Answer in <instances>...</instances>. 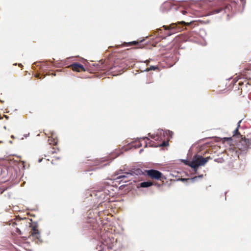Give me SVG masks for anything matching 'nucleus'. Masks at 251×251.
Segmentation results:
<instances>
[{
  "label": "nucleus",
  "mask_w": 251,
  "mask_h": 251,
  "mask_svg": "<svg viewBox=\"0 0 251 251\" xmlns=\"http://www.w3.org/2000/svg\"><path fill=\"white\" fill-rule=\"evenodd\" d=\"M211 159L210 157L204 158L201 156L196 155L192 161L185 160L184 162L186 165H188L191 168L196 169L200 166L204 165Z\"/></svg>",
  "instance_id": "nucleus-1"
},
{
  "label": "nucleus",
  "mask_w": 251,
  "mask_h": 251,
  "mask_svg": "<svg viewBox=\"0 0 251 251\" xmlns=\"http://www.w3.org/2000/svg\"><path fill=\"white\" fill-rule=\"evenodd\" d=\"M134 172H126L125 173L124 175H120L117 177L118 179H123V181H124V182H127L128 181H130L132 179V177H131L132 176H133Z\"/></svg>",
  "instance_id": "nucleus-9"
},
{
  "label": "nucleus",
  "mask_w": 251,
  "mask_h": 251,
  "mask_svg": "<svg viewBox=\"0 0 251 251\" xmlns=\"http://www.w3.org/2000/svg\"><path fill=\"white\" fill-rule=\"evenodd\" d=\"M173 4L171 1H165L161 6L162 12H166L171 9Z\"/></svg>",
  "instance_id": "nucleus-11"
},
{
  "label": "nucleus",
  "mask_w": 251,
  "mask_h": 251,
  "mask_svg": "<svg viewBox=\"0 0 251 251\" xmlns=\"http://www.w3.org/2000/svg\"><path fill=\"white\" fill-rule=\"evenodd\" d=\"M142 41H143L142 40H141L140 41H132V42H128V43L125 42L124 43V46H126V47L131 46H138V48H142L140 46V44Z\"/></svg>",
  "instance_id": "nucleus-12"
},
{
  "label": "nucleus",
  "mask_w": 251,
  "mask_h": 251,
  "mask_svg": "<svg viewBox=\"0 0 251 251\" xmlns=\"http://www.w3.org/2000/svg\"><path fill=\"white\" fill-rule=\"evenodd\" d=\"M69 67L71 68L74 71L77 72L85 71L83 66L78 63H74L70 65Z\"/></svg>",
  "instance_id": "nucleus-10"
},
{
  "label": "nucleus",
  "mask_w": 251,
  "mask_h": 251,
  "mask_svg": "<svg viewBox=\"0 0 251 251\" xmlns=\"http://www.w3.org/2000/svg\"><path fill=\"white\" fill-rule=\"evenodd\" d=\"M153 183L151 181L143 182L138 184L137 187H148L152 185Z\"/></svg>",
  "instance_id": "nucleus-14"
},
{
  "label": "nucleus",
  "mask_w": 251,
  "mask_h": 251,
  "mask_svg": "<svg viewBox=\"0 0 251 251\" xmlns=\"http://www.w3.org/2000/svg\"><path fill=\"white\" fill-rule=\"evenodd\" d=\"M239 1L242 2L243 4H245V1H243V0H231L230 3H224L221 7L214 9L212 11V14H217L223 11L224 13H227L228 15L230 12L232 10L233 5L237 2H239Z\"/></svg>",
  "instance_id": "nucleus-2"
},
{
  "label": "nucleus",
  "mask_w": 251,
  "mask_h": 251,
  "mask_svg": "<svg viewBox=\"0 0 251 251\" xmlns=\"http://www.w3.org/2000/svg\"><path fill=\"white\" fill-rule=\"evenodd\" d=\"M16 232H18V233H19V234H21V231L20 230V229H19L17 228V229H16Z\"/></svg>",
  "instance_id": "nucleus-22"
},
{
  "label": "nucleus",
  "mask_w": 251,
  "mask_h": 251,
  "mask_svg": "<svg viewBox=\"0 0 251 251\" xmlns=\"http://www.w3.org/2000/svg\"><path fill=\"white\" fill-rule=\"evenodd\" d=\"M241 90V95L251 94V83L249 80H245L244 82L240 81L238 83Z\"/></svg>",
  "instance_id": "nucleus-4"
},
{
  "label": "nucleus",
  "mask_w": 251,
  "mask_h": 251,
  "mask_svg": "<svg viewBox=\"0 0 251 251\" xmlns=\"http://www.w3.org/2000/svg\"><path fill=\"white\" fill-rule=\"evenodd\" d=\"M144 139H147V140H149V138H148V137H145V138H144Z\"/></svg>",
  "instance_id": "nucleus-25"
},
{
  "label": "nucleus",
  "mask_w": 251,
  "mask_h": 251,
  "mask_svg": "<svg viewBox=\"0 0 251 251\" xmlns=\"http://www.w3.org/2000/svg\"><path fill=\"white\" fill-rule=\"evenodd\" d=\"M238 134H239V131H238V127L236 128V129L233 132V136H235Z\"/></svg>",
  "instance_id": "nucleus-18"
},
{
  "label": "nucleus",
  "mask_w": 251,
  "mask_h": 251,
  "mask_svg": "<svg viewBox=\"0 0 251 251\" xmlns=\"http://www.w3.org/2000/svg\"><path fill=\"white\" fill-rule=\"evenodd\" d=\"M31 230L30 231V235L34 238L40 240L41 238L40 233L38 229V226L36 224H32L30 226Z\"/></svg>",
  "instance_id": "nucleus-6"
},
{
  "label": "nucleus",
  "mask_w": 251,
  "mask_h": 251,
  "mask_svg": "<svg viewBox=\"0 0 251 251\" xmlns=\"http://www.w3.org/2000/svg\"><path fill=\"white\" fill-rule=\"evenodd\" d=\"M177 24H181V25H187L185 22L184 21H181V22H178L177 23Z\"/></svg>",
  "instance_id": "nucleus-19"
},
{
  "label": "nucleus",
  "mask_w": 251,
  "mask_h": 251,
  "mask_svg": "<svg viewBox=\"0 0 251 251\" xmlns=\"http://www.w3.org/2000/svg\"><path fill=\"white\" fill-rule=\"evenodd\" d=\"M4 117L6 119H8V117L6 115H4Z\"/></svg>",
  "instance_id": "nucleus-23"
},
{
  "label": "nucleus",
  "mask_w": 251,
  "mask_h": 251,
  "mask_svg": "<svg viewBox=\"0 0 251 251\" xmlns=\"http://www.w3.org/2000/svg\"><path fill=\"white\" fill-rule=\"evenodd\" d=\"M147 175L152 179L162 180L165 179L162 174L156 170L151 169L146 171Z\"/></svg>",
  "instance_id": "nucleus-5"
},
{
  "label": "nucleus",
  "mask_w": 251,
  "mask_h": 251,
  "mask_svg": "<svg viewBox=\"0 0 251 251\" xmlns=\"http://www.w3.org/2000/svg\"><path fill=\"white\" fill-rule=\"evenodd\" d=\"M90 195L91 197H94L96 199L100 200V204L109 199L106 193L102 190L94 191Z\"/></svg>",
  "instance_id": "nucleus-3"
},
{
  "label": "nucleus",
  "mask_w": 251,
  "mask_h": 251,
  "mask_svg": "<svg viewBox=\"0 0 251 251\" xmlns=\"http://www.w3.org/2000/svg\"><path fill=\"white\" fill-rule=\"evenodd\" d=\"M35 76L37 78H41V77H40V75L39 74H36L35 75Z\"/></svg>",
  "instance_id": "nucleus-21"
},
{
  "label": "nucleus",
  "mask_w": 251,
  "mask_h": 251,
  "mask_svg": "<svg viewBox=\"0 0 251 251\" xmlns=\"http://www.w3.org/2000/svg\"><path fill=\"white\" fill-rule=\"evenodd\" d=\"M182 12L183 14H185L186 13V12L185 11H184V10L182 11Z\"/></svg>",
  "instance_id": "nucleus-24"
},
{
  "label": "nucleus",
  "mask_w": 251,
  "mask_h": 251,
  "mask_svg": "<svg viewBox=\"0 0 251 251\" xmlns=\"http://www.w3.org/2000/svg\"><path fill=\"white\" fill-rule=\"evenodd\" d=\"M160 134H163L164 136L166 135L167 136V141H163L161 143V144L160 145L162 147H166L169 145L168 141L170 140V139L172 137V136L173 135V132L172 131L167 130V131H163L162 133L160 132Z\"/></svg>",
  "instance_id": "nucleus-8"
},
{
  "label": "nucleus",
  "mask_w": 251,
  "mask_h": 251,
  "mask_svg": "<svg viewBox=\"0 0 251 251\" xmlns=\"http://www.w3.org/2000/svg\"><path fill=\"white\" fill-rule=\"evenodd\" d=\"M57 142V139L55 137H53L52 135L50 137H49L48 142L50 145H52L53 146L56 145Z\"/></svg>",
  "instance_id": "nucleus-13"
},
{
  "label": "nucleus",
  "mask_w": 251,
  "mask_h": 251,
  "mask_svg": "<svg viewBox=\"0 0 251 251\" xmlns=\"http://www.w3.org/2000/svg\"><path fill=\"white\" fill-rule=\"evenodd\" d=\"M149 136L151 137V138L155 140H158L159 139L160 137L158 135H155V134H151V133L149 134Z\"/></svg>",
  "instance_id": "nucleus-16"
},
{
  "label": "nucleus",
  "mask_w": 251,
  "mask_h": 251,
  "mask_svg": "<svg viewBox=\"0 0 251 251\" xmlns=\"http://www.w3.org/2000/svg\"><path fill=\"white\" fill-rule=\"evenodd\" d=\"M251 145V139L242 138L240 143L238 144V148L241 151H246Z\"/></svg>",
  "instance_id": "nucleus-7"
},
{
  "label": "nucleus",
  "mask_w": 251,
  "mask_h": 251,
  "mask_svg": "<svg viewBox=\"0 0 251 251\" xmlns=\"http://www.w3.org/2000/svg\"><path fill=\"white\" fill-rule=\"evenodd\" d=\"M2 143V141H0V143Z\"/></svg>",
  "instance_id": "nucleus-26"
},
{
  "label": "nucleus",
  "mask_w": 251,
  "mask_h": 251,
  "mask_svg": "<svg viewBox=\"0 0 251 251\" xmlns=\"http://www.w3.org/2000/svg\"><path fill=\"white\" fill-rule=\"evenodd\" d=\"M158 69L157 66H151L149 68L147 69V71H149L150 70H155Z\"/></svg>",
  "instance_id": "nucleus-17"
},
{
  "label": "nucleus",
  "mask_w": 251,
  "mask_h": 251,
  "mask_svg": "<svg viewBox=\"0 0 251 251\" xmlns=\"http://www.w3.org/2000/svg\"><path fill=\"white\" fill-rule=\"evenodd\" d=\"M177 24L173 23L171 24L169 26L164 25L165 29L166 30H171V29H176V28Z\"/></svg>",
  "instance_id": "nucleus-15"
},
{
  "label": "nucleus",
  "mask_w": 251,
  "mask_h": 251,
  "mask_svg": "<svg viewBox=\"0 0 251 251\" xmlns=\"http://www.w3.org/2000/svg\"><path fill=\"white\" fill-rule=\"evenodd\" d=\"M4 189L0 188V195L2 194L3 192H4Z\"/></svg>",
  "instance_id": "nucleus-20"
}]
</instances>
